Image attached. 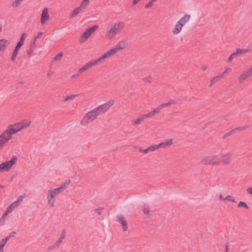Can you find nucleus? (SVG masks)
Listing matches in <instances>:
<instances>
[{
    "instance_id": "1",
    "label": "nucleus",
    "mask_w": 252,
    "mask_h": 252,
    "mask_svg": "<svg viewBox=\"0 0 252 252\" xmlns=\"http://www.w3.org/2000/svg\"><path fill=\"white\" fill-rule=\"evenodd\" d=\"M114 103V101L113 99H110L87 113L81 121V124L83 125L88 124L90 122L94 121L98 116L106 112Z\"/></svg>"
},
{
    "instance_id": "2",
    "label": "nucleus",
    "mask_w": 252,
    "mask_h": 252,
    "mask_svg": "<svg viewBox=\"0 0 252 252\" xmlns=\"http://www.w3.org/2000/svg\"><path fill=\"white\" fill-rule=\"evenodd\" d=\"M64 189L63 187L52 188L48 190L46 194L47 205L50 208L55 207L58 194Z\"/></svg>"
},
{
    "instance_id": "3",
    "label": "nucleus",
    "mask_w": 252,
    "mask_h": 252,
    "mask_svg": "<svg viewBox=\"0 0 252 252\" xmlns=\"http://www.w3.org/2000/svg\"><path fill=\"white\" fill-rule=\"evenodd\" d=\"M124 28V23L119 22L115 24L108 26L106 29V37L107 39H111L114 38L117 33L119 32Z\"/></svg>"
},
{
    "instance_id": "4",
    "label": "nucleus",
    "mask_w": 252,
    "mask_h": 252,
    "mask_svg": "<svg viewBox=\"0 0 252 252\" xmlns=\"http://www.w3.org/2000/svg\"><path fill=\"white\" fill-rule=\"evenodd\" d=\"M18 161L16 156H13L10 160H6L0 163V173L8 172L15 165Z\"/></svg>"
},
{
    "instance_id": "5",
    "label": "nucleus",
    "mask_w": 252,
    "mask_h": 252,
    "mask_svg": "<svg viewBox=\"0 0 252 252\" xmlns=\"http://www.w3.org/2000/svg\"><path fill=\"white\" fill-rule=\"evenodd\" d=\"M23 196H20L17 199V200L12 203H11L6 209L5 211L2 215L1 219L4 220L6 218L7 216L11 213L13 210L17 208L21 204V203L23 201L24 199Z\"/></svg>"
},
{
    "instance_id": "6",
    "label": "nucleus",
    "mask_w": 252,
    "mask_h": 252,
    "mask_svg": "<svg viewBox=\"0 0 252 252\" xmlns=\"http://www.w3.org/2000/svg\"><path fill=\"white\" fill-rule=\"evenodd\" d=\"M21 130V128L20 127H17V128L8 127V128L0 135V137L7 143L9 140L12 139V135L13 134L17 133Z\"/></svg>"
},
{
    "instance_id": "7",
    "label": "nucleus",
    "mask_w": 252,
    "mask_h": 252,
    "mask_svg": "<svg viewBox=\"0 0 252 252\" xmlns=\"http://www.w3.org/2000/svg\"><path fill=\"white\" fill-rule=\"evenodd\" d=\"M201 162L203 164L205 165H219L220 164V160L218 156L216 155L205 157L202 159Z\"/></svg>"
},
{
    "instance_id": "8",
    "label": "nucleus",
    "mask_w": 252,
    "mask_h": 252,
    "mask_svg": "<svg viewBox=\"0 0 252 252\" xmlns=\"http://www.w3.org/2000/svg\"><path fill=\"white\" fill-rule=\"evenodd\" d=\"M98 28V26H94L87 29L80 38V42H84Z\"/></svg>"
},
{
    "instance_id": "9",
    "label": "nucleus",
    "mask_w": 252,
    "mask_h": 252,
    "mask_svg": "<svg viewBox=\"0 0 252 252\" xmlns=\"http://www.w3.org/2000/svg\"><path fill=\"white\" fill-rule=\"evenodd\" d=\"M117 219L121 227L124 231H126L128 229V223L125 216L120 215L118 216Z\"/></svg>"
},
{
    "instance_id": "10",
    "label": "nucleus",
    "mask_w": 252,
    "mask_h": 252,
    "mask_svg": "<svg viewBox=\"0 0 252 252\" xmlns=\"http://www.w3.org/2000/svg\"><path fill=\"white\" fill-rule=\"evenodd\" d=\"M114 51L110 50L109 51L105 53L103 55H102L101 57H100L98 59L94 60V62L96 65L98 63H100L101 62H102V61L113 56L114 55Z\"/></svg>"
},
{
    "instance_id": "11",
    "label": "nucleus",
    "mask_w": 252,
    "mask_h": 252,
    "mask_svg": "<svg viewBox=\"0 0 252 252\" xmlns=\"http://www.w3.org/2000/svg\"><path fill=\"white\" fill-rule=\"evenodd\" d=\"M164 108L162 104L159 105L158 107L154 109L152 111L149 112L148 113L144 114L146 118H152L156 114H158L160 110Z\"/></svg>"
},
{
    "instance_id": "12",
    "label": "nucleus",
    "mask_w": 252,
    "mask_h": 252,
    "mask_svg": "<svg viewBox=\"0 0 252 252\" xmlns=\"http://www.w3.org/2000/svg\"><path fill=\"white\" fill-rule=\"evenodd\" d=\"M164 108L162 104L159 105L158 107L154 109L152 111L149 112L148 113L144 114L146 118H152L156 114H158L160 110Z\"/></svg>"
},
{
    "instance_id": "13",
    "label": "nucleus",
    "mask_w": 252,
    "mask_h": 252,
    "mask_svg": "<svg viewBox=\"0 0 252 252\" xmlns=\"http://www.w3.org/2000/svg\"><path fill=\"white\" fill-rule=\"evenodd\" d=\"M164 108L162 104L159 105L158 107L154 109L152 111L149 112L148 113L144 114L146 118H152L156 114H158L160 110Z\"/></svg>"
},
{
    "instance_id": "14",
    "label": "nucleus",
    "mask_w": 252,
    "mask_h": 252,
    "mask_svg": "<svg viewBox=\"0 0 252 252\" xmlns=\"http://www.w3.org/2000/svg\"><path fill=\"white\" fill-rule=\"evenodd\" d=\"M164 108L162 104L159 105L158 107L154 109L152 111L149 112L148 113L144 114L146 118H152L156 114H158L160 110Z\"/></svg>"
},
{
    "instance_id": "15",
    "label": "nucleus",
    "mask_w": 252,
    "mask_h": 252,
    "mask_svg": "<svg viewBox=\"0 0 252 252\" xmlns=\"http://www.w3.org/2000/svg\"><path fill=\"white\" fill-rule=\"evenodd\" d=\"M164 108L162 104L159 105L158 107L154 109L152 111L149 112L148 113L144 114L146 118H152L156 114H158L160 110Z\"/></svg>"
},
{
    "instance_id": "16",
    "label": "nucleus",
    "mask_w": 252,
    "mask_h": 252,
    "mask_svg": "<svg viewBox=\"0 0 252 252\" xmlns=\"http://www.w3.org/2000/svg\"><path fill=\"white\" fill-rule=\"evenodd\" d=\"M164 108L162 104L159 105L158 107L154 109L152 111L149 112L148 113L144 114L146 118H152L156 114H158L160 110Z\"/></svg>"
},
{
    "instance_id": "17",
    "label": "nucleus",
    "mask_w": 252,
    "mask_h": 252,
    "mask_svg": "<svg viewBox=\"0 0 252 252\" xmlns=\"http://www.w3.org/2000/svg\"><path fill=\"white\" fill-rule=\"evenodd\" d=\"M94 60H91L88 63H86L82 67L79 69V73H82L83 72L87 71L91 69L93 66L95 65Z\"/></svg>"
},
{
    "instance_id": "18",
    "label": "nucleus",
    "mask_w": 252,
    "mask_h": 252,
    "mask_svg": "<svg viewBox=\"0 0 252 252\" xmlns=\"http://www.w3.org/2000/svg\"><path fill=\"white\" fill-rule=\"evenodd\" d=\"M49 19L48 14V9L47 8H44L42 11L41 15V24L44 25L47 20Z\"/></svg>"
},
{
    "instance_id": "19",
    "label": "nucleus",
    "mask_w": 252,
    "mask_h": 252,
    "mask_svg": "<svg viewBox=\"0 0 252 252\" xmlns=\"http://www.w3.org/2000/svg\"><path fill=\"white\" fill-rule=\"evenodd\" d=\"M231 162V157L229 154H222L221 156V160L220 163H222L223 165H229Z\"/></svg>"
},
{
    "instance_id": "20",
    "label": "nucleus",
    "mask_w": 252,
    "mask_h": 252,
    "mask_svg": "<svg viewBox=\"0 0 252 252\" xmlns=\"http://www.w3.org/2000/svg\"><path fill=\"white\" fill-rule=\"evenodd\" d=\"M127 45V41L126 40L122 41L120 42V43L118 44H117L116 47L112 49L111 50L114 51V55L119 50L123 49Z\"/></svg>"
},
{
    "instance_id": "21",
    "label": "nucleus",
    "mask_w": 252,
    "mask_h": 252,
    "mask_svg": "<svg viewBox=\"0 0 252 252\" xmlns=\"http://www.w3.org/2000/svg\"><path fill=\"white\" fill-rule=\"evenodd\" d=\"M65 234V232L64 231H63L61 236V238L59 240H58L53 246H51L49 247L48 249L49 250H52L54 249H56L58 248L61 244L62 243V240L63 239L64 237Z\"/></svg>"
},
{
    "instance_id": "22",
    "label": "nucleus",
    "mask_w": 252,
    "mask_h": 252,
    "mask_svg": "<svg viewBox=\"0 0 252 252\" xmlns=\"http://www.w3.org/2000/svg\"><path fill=\"white\" fill-rule=\"evenodd\" d=\"M85 9L83 5H80L79 6L75 8L72 11V13L70 15V18H73L80 13L83 10Z\"/></svg>"
},
{
    "instance_id": "23",
    "label": "nucleus",
    "mask_w": 252,
    "mask_h": 252,
    "mask_svg": "<svg viewBox=\"0 0 252 252\" xmlns=\"http://www.w3.org/2000/svg\"><path fill=\"white\" fill-rule=\"evenodd\" d=\"M31 121L29 120H22L18 123H15L12 125H9L8 126H30Z\"/></svg>"
},
{
    "instance_id": "24",
    "label": "nucleus",
    "mask_w": 252,
    "mask_h": 252,
    "mask_svg": "<svg viewBox=\"0 0 252 252\" xmlns=\"http://www.w3.org/2000/svg\"><path fill=\"white\" fill-rule=\"evenodd\" d=\"M190 18V15L186 14L178 21V24H180L182 27H183L189 21Z\"/></svg>"
},
{
    "instance_id": "25",
    "label": "nucleus",
    "mask_w": 252,
    "mask_h": 252,
    "mask_svg": "<svg viewBox=\"0 0 252 252\" xmlns=\"http://www.w3.org/2000/svg\"><path fill=\"white\" fill-rule=\"evenodd\" d=\"M143 212L146 218H149L150 216V207L148 204H144L143 206Z\"/></svg>"
},
{
    "instance_id": "26",
    "label": "nucleus",
    "mask_w": 252,
    "mask_h": 252,
    "mask_svg": "<svg viewBox=\"0 0 252 252\" xmlns=\"http://www.w3.org/2000/svg\"><path fill=\"white\" fill-rule=\"evenodd\" d=\"M146 117H145L144 114L140 116L138 118L136 119L135 120H133L132 121V125H138L140 124H142L144 122V120L146 119Z\"/></svg>"
},
{
    "instance_id": "27",
    "label": "nucleus",
    "mask_w": 252,
    "mask_h": 252,
    "mask_svg": "<svg viewBox=\"0 0 252 252\" xmlns=\"http://www.w3.org/2000/svg\"><path fill=\"white\" fill-rule=\"evenodd\" d=\"M173 144V140L172 139H170L166 140L164 142H163L158 145L159 148H166L167 147L170 146L171 145Z\"/></svg>"
},
{
    "instance_id": "28",
    "label": "nucleus",
    "mask_w": 252,
    "mask_h": 252,
    "mask_svg": "<svg viewBox=\"0 0 252 252\" xmlns=\"http://www.w3.org/2000/svg\"><path fill=\"white\" fill-rule=\"evenodd\" d=\"M8 241V238H3L0 241V252H4V247Z\"/></svg>"
},
{
    "instance_id": "29",
    "label": "nucleus",
    "mask_w": 252,
    "mask_h": 252,
    "mask_svg": "<svg viewBox=\"0 0 252 252\" xmlns=\"http://www.w3.org/2000/svg\"><path fill=\"white\" fill-rule=\"evenodd\" d=\"M22 47V46L17 44V45H16V47L13 52V53H12V56H11V60L12 61V62H14L16 57L17 56V54H18V51H19V48H20L21 47Z\"/></svg>"
},
{
    "instance_id": "30",
    "label": "nucleus",
    "mask_w": 252,
    "mask_h": 252,
    "mask_svg": "<svg viewBox=\"0 0 252 252\" xmlns=\"http://www.w3.org/2000/svg\"><path fill=\"white\" fill-rule=\"evenodd\" d=\"M182 26L180 24H178V22H177L175 26L174 29L173 30V32L175 34H178L181 31L182 29Z\"/></svg>"
},
{
    "instance_id": "31",
    "label": "nucleus",
    "mask_w": 252,
    "mask_h": 252,
    "mask_svg": "<svg viewBox=\"0 0 252 252\" xmlns=\"http://www.w3.org/2000/svg\"><path fill=\"white\" fill-rule=\"evenodd\" d=\"M251 77L249 74L248 71H246L243 74H241L239 77V81L240 83L243 82L247 78Z\"/></svg>"
},
{
    "instance_id": "32",
    "label": "nucleus",
    "mask_w": 252,
    "mask_h": 252,
    "mask_svg": "<svg viewBox=\"0 0 252 252\" xmlns=\"http://www.w3.org/2000/svg\"><path fill=\"white\" fill-rule=\"evenodd\" d=\"M7 42L8 40H7L4 39H0V52L5 49Z\"/></svg>"
},
{
    "instance_id": "33",
    "label": "nucleus",
    "mask_w": 252,
    "mask_h": 252,
    "mask_svg": "<svg viewBox=\"0 0 252 252\" xmlns=\"http://www.w3.org/2000/svg\"><path fill=\"white\" fill-rule=\"evenodd\" d=\"M228 201L231 202L233 203H236L237 202L235 198L232 195H228L225 197L224 202H226Z\"/></svg>"
},
{
    "instance_id": "34",
    "label": "nucleus",
    "mask_w": 252,
    "mask_h": 252,
    "mask_svg": "<svg viewBox=\"0 0 252 252\" xmlns=\"http://www.w3.org/2000/svg\"><path fill=\"white\" fill-rule=\"evenodd\" d=\"M250 51L249 49H237L236 50V54H243L248 52Z\"/></svg>"
},
{
    "instance_id": "35",
    "label": "nucleus",
    "mask_w": 252,
    "mask_h": 252,
    "mask_svg": "<svg viewBox=\"0 0 252 252\" xmlns=\"http://www.w3.org/2000/svg\"><path fill=\"white\" fill-rule=\"evenodd\" d=\"M25 35H26V33H23L22 34V35H21V36L20 37V40L17 43L18 44H19V45H20L21 46H22L24 44V40H25Z\"/></svg>"
},
{
    "instance_id": "36",
    "label": "nucleus",
    "mask_w": 252,
    "mask_h": 252,
    "mask_svg": "<svg viewBox=\"0 0 252 252\" xmlns=\"http://www.w3.org/2000/svg\"><path fill=\"white\" fill-rule=\"evenodd\" d=\"M238 207L239 208H244L246 209H248L249 207L247 204L243 201H240L238 204Z\"/></svg>"
},
{
    "instance_id": "37",
    "label": "nucleus",
    "mask_w": 252,
    "mask_h": 252,
    "mask_svg": "<svg viewBox=\"0 0 252 252\" xmlns=\"http://www.w3.org/2000/svg\"><path fill=\"white\" fill-rule=\"evenodd\" d=\"M158 148H159L158 145H156L151 146L149 147L148 148H147V149H148V151L149 153V152H154V151H155L156 150H157Z\"/></svg>"
},
{
    "instance_id": "38",
    "label": "nucleus",
    "mask_w": 252,
    "mask_h": 252,
    "mask_svg": "<svg viewBox=\"0 0 252 252\" xmlns=\"http://www.w3.org/2000/svg\"><path fill=\"white\" fill-rule=\"evenodd\" d=\"M103 208H96L94 210V214L99 216L102 213Z\"/></svg>"
},
{
    "instance_id": "39",
    "label": "nucleus",
    "mask_w": 252,
    "mask_h": 252,
    "mask_svg": "<svg viewBox=\"0 0 252 252\" xmlns=\"http://www.w3.org/2000/svg\"><path fill=\"white\" fill-rule=\"evenodd\" d=\"M221 78V77L220 76V75H218L217 76H215L214 77L212 80H211V84L210 85H213L216 82H217V81H218L219 80V79Z\"/></svg>"
},
{
    "instance_id": "40",
    "label": "nucleus",
    "mask_w": 252,
    "mask_h": 252,
    "mask_svg": "<svg viewBox=\"0 0 252 252\" xmlns=\"http://www.w3.org/2000/svg\"><path fill=\"white\" fill-rule=\"evenodd\" d=\"M63 56V53L62 52H61L53 58V61H60L61 59V58Z\"/></svg>"
},
{
    "instance_id": "41",
    "label": "nucleus",
    "mask_w": 252,
    "mask_h": 252,
    "mask_svg": "<svg viewBox=\"0 0 252 252\" xmlns=\"http://www.w3.org/2000/svg\"><path fill=\"white\" fill-rule=\"evenodd\" d=\"M78 94H73L69 96H67L64 99V101H68L69 100H72L75 98Z\"/></svg>"
},
{
    "instance_id": "42",
    "label": "nucleus",
    "mask_w": 252,
    "mask_h": 252,
    "mask_svg": "<svg viewBox=\"0 0 252 252\" xmlns=\"http://www.w3.org/2000/svg\"><path fill=\"white\" fill-rule=\"evenodd\" d=\"M175 101L173 99H170L168 102L162 104L164 107L168 106L171 104H174Z\"/></svg>"
},
{
    "instance_id": "43",
    "label": "nucleus",
    "mask_w": 252,
    "mask_h": 252,
    "mask_svg": "<svg viewBox=\"0 0 252 252\" xmlns=\"http://www.w3.org/2000/svg\"><path fill=\"white\" fill-rule=\"evenodd\" d=\"M231 68H226L225 69V70L222 73H221L220 75L221 77V78H222L225 74L229 73L231 71Z\"/></svg>"
},
{
    "instance_id": "44",
    "label": "nucleus",
    "mask_w": 252,
    "mask_h": 252,
    "mask_svg": "<svg viewBox=\"0 0 252 252\" xmlns=\"http://www.w3.org/2000/svg\"><path fill=\"white\" fill-rule=\"evenodd\" d=\"M156 0H152L150 1L146 5H145V8L147 9L151 7L153 5V3L154 2H155Z\"/></svg>"
},
{
    "instance_id": "45",
    "label": "nucleus",
    "mask_w": 252,
    "mask_h": 252,
    "mask_svg": "<svg viewBox=\"0 0 252 252\" xmlns=\"http://www.w3.org/2000/svg\"><path fill=\"white\" fill-rule=\"evenodd\" d=\"M90 0H83L82 3L80 4L81 5H83L84 7L86 8L89 4Z\"/></svg>"
},
{
    "instance_id": "46",
    "label": "nucleus",
    "mask_w": 252,
    "mask_h": 252,
    "mask_svg": "<svg viewBox=\"0 0 252 252\" xmlns=\"http://www.w3.org/2000/svg\"><path fill=\"white\" fill-rule=\"evenodd\" d=\"M35 50V48H29V49L27 50V53L29 57H31V53L34 52Z\"/></svg>"
},
{
    "instance_id": "47",
    "label": "nucleus",
    "mask_w": 252,
    "mask_h": 252,
    "mask_svg": "<svg viewBox=\"0 0 252 252\" xmlns=\"http://www.w3.org/2000/svg\"><path fill=\"white\" fill-rule=\"evenodd\" d=\"M236 55H237V54L236 52L233 53L228 58L227 61L230 62Z\"/></svg>"
},
{
    "instance_id": "48",
    "label": "nucleus",
    "mask_w": 252,
    "mask_h": 252,
    "mask_svg": "<svg viewBox=\"0 0 252 252\" xmlns=\"http://www.w3.org/2000/svg\"><path fill=\"white\" fill-rule=\"evenodd\" d=\"M6 143L0 137V150H1Z\"/></svg>"
},
{
    "instance_id": "49",
    "label": "nucleus",
    "mask_w": 252,
    "mask_h": 252,
    "mask_svg": "<svg viewBox=\"0 0 252 252\" xmlns=\"http://www.w3.org/2000/svg\"><path fill=\"white\" fill-rule=\"evenodd\" d=\"M36 40L34 38L32 41H31L30 45V48H35L34 45L35 44Z\"/></svg>"
},
{
    "instance_id": "50",
    "label": "nucleus",
    "mask_w": 252,
    "mask_h": 252,
    "mask_svg": "<svg viewBox=\"0 0 252 252\" xmlns=\"http://www.w3.org/2000/svg\"><path fill=\"white\" fill-rule=\"evenodd\" d=\"M16 234V233L15 232H11L9 233V235L7 237H5V238H8V240H9V239L12 237H14V235Z\"/></svg>"
},
{
    "instance_id": "51",
    "label": "nucleus",
    "mask_w": 252,
    "mask_h": 252,
    "mask_svg": "<svg viewBox=\"0 0 252 252\" xmlns=\"http://www.w3.org/2000/svg\"><path fill=\"white\" fill-rule=\"evenodd\" d=\"M139 151L140 152V153H145V154H147L148 153V149H142V148H140L139 149Z\"/></svg>"
},
{
    "instance_id": "52",
    "label": "nucleus",
    "mask_w": 252,
    "mask_h": 252,
    "mask_svg": "<svg viewBox=\"0 0 252 252\" xmlns=\"http://www.w3.org/2000/svg\"><path fill=\"white\" fill-rule=\"evenodd\" d=\"M143 80L145 82H150L151 80V77L150 76H148V77H145V78L143 79Z\"/></svg>"
},
{
    "instance_id": "53",
    "label": "nucleus",
    "mask_w": 252,
    "mask_h": 252,
    "mask_svg": "<svg viewBox=\"0 0 252 252\" xmlns=\"http://www.w3.org/2000/svg\"><path fill=\"white\" fill-rule=\"evenodd\" d=\"M246 190L249 194L252 196V187L247 188Z\"/></svg>"
},
{
    "instance_id": "54",
    "label": "nucleus",
    "mask_w": 252,
    "mask_h": 252,
    "mask_svg": "<svg viewBox=\"0 0 252 252\" xmlns=\"http://www.w3.org/2000/svg\"><path fill=\"white\" fill-rule=\"evenodd\" d=\"M43 34V32H38V34L34 37V38L35 39V40H36L38 38L40 37V36H42Z\"/></svg>"
},
{
    "instance_id": "55",
    "label": "nucleus",
    "mask_w": 252,
    "mask_h": 252,
    "mask_svg": "<svg viewBox=\"0 0 252 252\" xmlns=\"http://www.w3.org/2000/svg\"><path fill=\"white\" fill-rule=\"evenodd\" d=\"M81 74V73H79V70H78L76 74H73L71 76V78H76V77H78Z\"/></svg>"
},
{
    "instance_id": "56",
    "label": "nucleus",
    "mask_w": 252,
    "mask_h": 252,
    "mask_svg": "<svg viewBox=\"0 0 252 252\" xmlns=\"http://www.w3.org/2000/svg\"><path fill=\"white\" fill-rule=\"evenodd\" d=\"M219 199L220 200H221V201L224 202L225 197H224V196L223 195V194L222 193H220L219 195Z\"/></svg>"
},
{
    "instance_id": "57",
    "label": "nucleus",
    "mask_w": 252,
    "mask_h": 252,
    "mask_svg": "<svg viewBox=\"0 0 252 252\" xmlns=\"http://www.w3.org/2000/svg\"><path fill=\"white\" fill-rule=\"evenodd\" d=\"M249 74L252 76V66L248 70Z\"/></svg>"
},
{
    "instance_id": "58",
    "label": "nucleus",
    "mask_w": 252,
    "mask_h": 252,
    "mask_svg": "<svg viewBox=\"0 0 252 252\" xmlns=\"http://www.w3.org/2000/svg\"><path fill=\"white\" fill-rule=\"evenodd\" d=\"M225 252H228L229 250V245L228 244H226L225 246Z\"/></svg>"
},
{
    "instance_id": "59",
    "label": "nucleus",
    "mask_w": 252,
    "mask_h": 252,
    "mask_svg": "<svg viewBox=\"0 0 252 252\" xmlns=\"http://www.w3.org/2000/svg\"><path fill=\"white\" fill-rule=\"evenodd\" d=\"M140 0H132V4H136Z\"/></svg>"
},
{
    "instance_id": "60",
    "label": "nucleus",
    "mask_w": 252,
    "mask_h": 252,
    "mask_svg": "<svg viewBox=\"0 0 252 252\" xmlns=\"http://www.w3.org/2000/svg\"><path fill=\"white\" fill-rule=\"evenodd\" d=\"M207 68V67L206 66H202V69L203 70H205Z\"/></svg>"
},
{
    "instance_id": "61",
    "label": "nucleus",
    "mask_w": 252,
    "mask_h": 252,
    "mask_svg": "<svg viewBox=\"0 0 252 252\" xmlns=\"http://www.w3.org/2000/svg\"><path fill=\"white\" fill-rule=\"evenodd\" d=\"M3 188V187L0 184V190L2 189Z\"/></svg>"
},
{
    "instance_id": "62",
    "label": "nucleus",
    "mask_w": 252,
    "mask_h": 252,
    "mask_svg": "<svg viewBox=\"0 0 252 252\" xmlns=\"http://www.w3.org/2000/svg\"><path fill=\"white\" fill-rule=\"evenodd\" d=\"M47 77H50L51 74H50V73H48L47 74Z\"/></svg>"
},
{
    "instance_id": "63",
    "label": "nucleus",
    "mask_w": 252,
    "mask_h": 252,
    "mask_svg": "<svg viewBox=\"0 0 252 252\" xmlns=\"http://www.w3.org/2000/svg\"><path fill=\"white\" fill-rule=\"evenodd\" d=\"M2 31V28L0 26V32Z\"/></svg>"
}]
</instances>
